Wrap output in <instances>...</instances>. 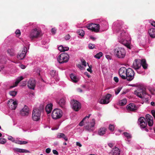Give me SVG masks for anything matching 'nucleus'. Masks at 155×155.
Returning a JSON list of instances; mask_svg holds the SVG:
<instances>
[{
	"label": "nucleus",
	"instance_id": "obj_64",
	"mask_svg": "<svg viewBox=\"0 0 155 155\" xmlns=\"http://www.w3.org/2000/svg\"><path fill=\"white\" fill-rule=\"evenodd\" d=\"M108 145L110 148H112L113 146V144L112 143H109L108 144Z\"/></svg>",
	"mask_w": 155,
	"mask_h": 155
},
{
	"label": "nucleus",
	"instance_id": "obj_8",
	"mask_svg": "<svg viewBox=\"0 0 155 155\" xmlns=\"http://www.w3.org/2000/svg\"><path fill=\"white\" fill-rule=\"evenodd\" d=\"M89 30H91L92 31L98 32L100 29V25L97 24L90 23L87 27Z\"/></svg>",
	"mask_w": 155,
	"mask_h": 155
},
{
	"label": "nucleus",
	"instance_id": "obj_49",
	"mask_svg": "<svg viewBox=\"0 0 155 155\" xmlns=\"http://www.w3.org/2000/svg\"><path fill=\"white\" fill-rule=\"evenodd\" d=\"M49 127V128H51V130H58L59 127Z\"/></svg>",
	"mask_w": 155,
	"mask_h": 155
},
{
	"label": "nucleus",
	"instance_id": "obj_52",
	"mask_svg": "<svg viewBox=\"0 0 155 155\" xmlns=\"http://www.w3.org/2000/svg\"><path fill=\"white\" fill-rule=\"evenodd\" d=\"M89 68H87V71L88 72H90L91 73H92V71L91 70V65L90 66H89Z\"/></svg>",
	"mask_w": 155,
	"mask_h": 155
},
{
	"label": "nucleus",
	"instance_id": "obj_29",
	"mask_svg": "<svg viewBox=\"0 0 155 155\" xmlns=\"http://www.w3.org/2000/svg\"><path fill=\"white\" fill-rule=\"evenodd\" d=\"M70 77L71 78V79L73 82L76 83L78 81V78H77V77L75 76V75H74V74H71L70 75Z\"/></svg>",
	"mask_w": 155,
	"mask_h": 155
},
{
	"label": "nucleus",
	"instance_id": "obj_54",
	"mask_svg": "<svg viewBox=\"0 0 155 155\" xmlns=\"http://www.w3.org/2000/svg\"><path fill=\"white\" fill-rule=\"evenodd\" d=\"M51 150L50 148H47V149H46V150H45V151H46V153H50L51 152Z\"/></svg>",
	"mask_w": 155,
	"mask_h": 155
},
{
	"label": "nucleus",
	"instance_id": "obj_59",
	"mask_svg": "<svg viewBox=\"0 0 155 155\" xmlns=\"http://www.w3.org/2000/svg\"><path fill=\"white\" fill-rule=\"evenodd\" d=\"M114 81H115L117 83L119 81L118 78L117 77H114Z\"/></svg>",
	"mask_w": 155,
	"mask_h": 155
},
{
	"label": "nucleus",
	"instance_id": "obj_17",
	"mask_svg": "<svg viewBox=\"0 0 155 155\" xmlns=\"http://www.w3.org/2000/svg\"><path fill=\"white\" fill-rule=\"evenodd\" d=\"M27 48L25 47L21 53L18 54L17 58L20 60L23 59L25 57L27 51Z\"/></svg>",
	"mask_w": 155,
	"mask_h": 155
},
{
	"label": "nucleus",
	"instance_id": "obj_57",
	"mask_svg": "<svg viewBox=\"0 0 155 155\" xmlns=\"http://www.w3.org/2000/svg\"><path fill=\"white\" fill-rule=\"evenodd\" d=\"M109 129L111 131H113L114 130V127H109Z\"/></svg>",
	"mask_w": 155,
	"mask_h": 155
},
{
	"label": "nucleus",
	"instance_id": "obj_12",
	"mask_svg": "<svg viewBox=\"0 0 155 155\" xmlns=\"http://www.w3.org/2000/svg\"><path fill=\"white\" fill-rule=\"evenodd\" d=\"M141 59H137L135 60L133 63L132 67L135 70L139 69L141 66Z\"/></svg>",
	"mask_w": 155,
	"mask_h": 155
},
{
	"label": "nucleus",
	"instance_id": "obj_18",
	"mask_svg": "<svg viewBox=\"0 0 155 155\" xmlns=\"http://www.w3.org/2000/svg\"><path fill=\"white\" fill-rule=\"evenodd\" d=\"M127 110L131 111H134L137 109V107L134 103H130L127 107Z\"/></svg>",
	"mask_w": 155,
	"mask_h": 155
},
{
	"label": "nucleus",
	"instance_id": "obj_31",
	"mask_svg": "<svg viewBox=\"0 0 155 155\" xmlns=\"http://www.w3.org/2000/svg\"><path fill=\"white\" fill-rule=\"evenodd\" d=\"M123 134L127 138V139H126V140H127L128 142H130V139L132 137L131 135L126 132H124L123 133Z\"/></svg>",
	"mask_w": 155,
	"mask_h": 155
},
{
	"label": "nucleus",
	"instance_id": "obj_50",
	"mask_svg": "<svg viewBox=\"0 0 155 155\" xmlns=\"http://www.w3.org/2000/svg\"><path fill=\"white\" fill-rule=\"evenodd\" d=\"M63 48H64V47L62 45L60 46L58 48V50L60 51H64Z\"/></svg>",
	"mask_w": 155,
	"mask_h": 155
},
{
	"label": "nucleus",
	"instance_id": "obj_4",
	"mask_svg": "<svg viewBox=\"0 0 155 155\" xmlns=\"http://www.w3.org/2000/svg\"><path fill=\"white\" fill-rule=\"evenodd\" d=\"M135 94L140 98H144L148 99V97H146L147 94L145 91V89L144 88L140 89L134 91Z\"/></svg>",
	"mask_w": 155,
	"mask_h": 155
},
{
	"label": "nucleus",
	"instance_id": "obj_33",
	"mask_svg": "<svg viewBox=\"0 0 155 155\" xmlns=\"http://www.w3.org/2000/svg\"><path fill=\"white\" fill-rule=\"evenodd\" d=\"M127 103V101L126 99H124L119 101V105L120 106H124Z\"/></svg>",
	"mask_w": 155,
	"mask_h": 155
},
{
	"label": "nucleus",
	"instance_id": "obj_26",
	"mask_svg": "<svg viewBox=\"0 0 155 155\" xmlns=\"http://www.w3.org/2000/svg\"><path fill=\"white\" fill-rule=\"evenodd\" d=\"M148 33L150 37L152 38H155V29L153 28H150L148 31Z\"/></svg>",
	"mask_w": 155,
	"mask_h": 155
},
{
	"label": "nucleus",
	"instance_id": "obj_60",
	"mask_svg": "<svg viewBox=\"0 0 155 155\" xmlns=\"http://www.w3.org/2000/svg\"><path fill=\"white\" fill-rule=\"evenodd\" d=\"M63 49H64V51H68L69 50V48L68 47H64V48Z\"/></svg>",
	"mask_w": 155,
	"mask_h": 155
},
{
	"label": "nucleus",
	"instance_id": "obj_36",
	"mask_svg": "<svg viewBox=\"0 0 155 155\" xmlns=\"http://www.w3.org/2000/svg\"><path fill=\"white\" fill-rule=\"evenodd\" d=\"M85 129L89 132L92 131L94 130V127H85Z\"/></svg>",
	"mask_w": 155,
	"mask_h": 155
},
{
	"label": "nucleus",
	"instance_id": "obj_51",
	"mask_svg": "<svg viewBox=\"0 0 155 155\" xmlns=\"http://www.w3.org/2000/svg\"><path fill=\"white\" fill-rule=\"evenodd\" d=\"M70 36L69 34H68L66 35V36L65 37V39L66 40H69L70 39Z\"/></svg>",
	"mask_w": 155,
	"mask_h": 155
},
{
	"label": "nucleus",
	"instance_id": "obj_41",
	"mask_svg": "<svg viewBox=\"0 0 155 155\" xmlns=\"http://www.w3.org/2000/svg\"><path fill=\"white\" fill-rule=\"evenodd\" d=\"M6 142V140L4 138H0V143L1 144H4Z\"/></svg>",
	"mask_w": 155,
	"mask_h": 155
},
{
	"label": "nucleus",
	"instance_id": "obj_14",
	"mask_svg": "<svg viewBox=\"0 0 155 155\" xmlns=\"http://www.w3.org/2000/svg\"><path fill=\"white\" fill-rule=\"evenodd\" d=\"M29 113V108L26 105L20 111V115L23 116H27L28 115Z\"/></svg>",
	"mask_w": 155,
	"mask_h": 155
},
{
	"label": "nucleus",
	"instance_id": "obj_56",
	"mask_svg": "<svg viewBox=\"0 0 155 155\" xmlns=\"http://www.w3.org/2000/svg\"><path fill=\"white\" fill-rule=\"evenodd\" d=\"M53 153L55 155H58V152L56 150H54L52 151Z\"/></svg>",
	"mask_w": 155,
	"mask_h": 155
},
{
	"label": "nucleus",
	"instance_id": "obj_24",
	"mask_svg": "<svg viewBox=\"0 0 155 155\" xmlns=\"http://www.w3.org/2000/svg\"><path fill=\"white\" fill-rule=\"evenodd\" d=\"M24 78L22 76H21L18 78L14 83L13 85L10 87V88H12L17 86L19 82L23 79Z\"/></svg>",
	"mask_w": 155,
	"mask_h": 155
},
{
	"label": "nucleus",
	"instance_id": "obj_47",
	"mask_svg": "<svg viewBox=\"0 0 155 155\" xmlns=\"http://www.w3.org/2000/svg\"><path fill=\"white\" fill-rule=\"evenodd\" d=\"M90 126H94L95 125V120L94 119H93L90 122Z\"/></svg>",
	"mask_w": 155,
	"mask_h": 155
},
{
	"label": "nucleus",
	"instance_id": "obj_22",
	"mask_svg": "<svg viewBox=\"0 0 155 155\" xmlns=\"http://www.w3.org/2000/svg\"><path fill=\"white\" fill-rule=\"evenodd\" d=\"M91 115V114H89L88 116H85L79 124V126H83L84 125V122L86 123H87L88 119L90 117Z\"/></svg>",
	"mask_w": 155,
	"mask_h": 155
},
{
	"label": "nucleus",
	"instance_id": "obj_53",
	"mask_svg": "<svg viewBox=\"0 0 155 155\" xmlns=\"http://www.w3.org/2000/svg\"><path fill=\"white\" fill-rule=\"evenodd\" d=\"M51 32L52 34H54L56 32V30L54 28H52L51 30Z\"/></svg>",
	"mask_w": 155,
	"mask_h": 155
},
{
	"label": "nucleus",
	"instance_id": "obj_45",
	"mask_svg": "<svg viewBox=\"0 0 155 155\" xmlns=\"http://www.w3.org/2000/svg\"><path fill=\"white\" fill-rule=\"evenodd\" d=\"M15 33L16 34V35L18 36V37L21 35L20 31L18 29L15 32Z\"/></svg>",
	"mask_w": 155,
	"mask_h": 155
},
{
	"label": "nucleus",
	"instance_id": "obj_37",
	"mask_svg": "<svg viewBox=\"0 0 155 155\" xmlns=\"http://www.w3.org/2000/svg\"><path fill=\"white\" fill-rule=\"evenodd\" d=\"M103 53L102 52H99L97 53L95 55H94V57L95 58L99 59L102 56Z\"/></svg>",
	"mask_w": 155,
	"mask_h": 155
},
{
	"label": "nucleus",
	"instance_id": "obj_62",
	"mask_svg": "<svg viewBox=\"0 0 155 155\" xmlns=\"http://www.w3.org/2000/svg\"><path fill=\"white\" fill-rule=\"evenodd\" d=\"M76 145L79 146V147H81L82 146L81 144L79 142H76Z\"/></svg>",
	"mask_w": 155,
	"mask_h": 155
},
{
	"label": "nucleus",
	"instance_id": "obj_21",
	"mask_svg": "<svg viewBox=\"0 0 155 155\" xmlns=\"http://www.w3.org/2000/svg\"><path fill=\"white\" fill-rule=\"evenodd\" d=\"M13 150L15 152H17L20 153H29L30 151L27 150L19 148H14Z\"/></svg>",
	"mask_w": 155,
	"mask_h": 155
},
{
	"label": "nucleus",
	"instance_id": "obj_39",
	"mask_svg": "<svg viewBox=\"0 0 155 155\" xmlns=\"http://www.w3.org/2000/svg\"><path fill=\"white\" fill-rule=\"evenodd\" d=\"M44 108V106L43 105H41L38 108H36L35 109H37L40 112V113H41V112L43 110Z\"/></svg>",
	"mask_w": 155,
	"mask_h": 155
},
{
	"label": "nucleus",
	"instance_id": "obj_6",
	"mask_svg": "<svg viewBox=\"0 0 155 155\" xmlns=\"http://www.w3.org/2000/svg\"><path fill=\"white\" fill-rule=\"evenodd\" d=\"M134 75L135 73L133 70L130 68H128L127 71L126 79L127 81H131L134 78Z\"/></svg>",
	"mask_w": 155,
	"mask_h": 155
},
{
	"label": "nucleus",
	"instance_id": "obj_13",
	"mask_svg": "<svg viewBox=\"0 0 155 155\" xmlns=\"http://www.w3.org/2000/svg\"><path fill=\"white\" fill-rule=\"evenodd\" d=\"M111 94H107L103 99L100 101V103L102 104H108L110 102V99L111 97Z\"/></svg>",
	"mask_w": 155,
	"mask_h": 155
},
{
	"label": "nucleus",
	"instance_id": "obj_48",
	"mask_svg": "<svg viewBox=\"0 0 155 155\" xmlns=\"http://www.w3.org/2000/svg\"><path fill=\"white\" fill-rule=\"evenodd\" d=\"M81 61L82 65L85 67L86 66V61L84 59H82L81 60Z\"/></svg>",
	"mask_w": 155,
	"mask_h": 155
},
{
	"label": "nucleus",
	"instance_id": "obj_63",
	"mask_svg": "<svg viewBox=\"0 0 155 155\" xmlns=\"http://www.w3.org/2000/svg\"><path fill=\"white\" fill-rule=\"evenodd\" d=\"M90 38L93 41H94L96 39V38L93 37L92 36H90Z\"/></svg>",
	"mask_w": 155,
	"mask_h": 155
},
{
	"label": "nucleus",
	"instance_id": "obj_15",
	"mask_svg": "<svg viewBox=\"0 0 155 155\" xmlns=\"http://www.w3.org/2000/svg\"><path fill=\"white\" fill-rule=\"evenodd\" d=\"M146 120L149 126H152L153 124V117L150 114L146 115Z\"/></svg>",
	"mask_w": 155,
	"mask_h": 155
},
{
	"label": "nucleus",
	"instance_id": "obj_42",
	"mask_svg": "<svg viewBox=\"0 0 155 155\" xmlns=\"http://www.w3.org/2000/svg\"><path fill=\"white\" fill-rule=\"evenodd\" d=\"M51 76L52 77H54L56 75V72L55 70H51L50 71V73Z\"/></svg>",
	"mask_w": 155,
	"mask_h": 155
},
{
	"label": "nucleus",
	"instance_id": "obj_23",
	"mask_svg": "<svg viewBox=\"0 0 155 155\" xmlns=\"http://www.w3.org/2000/svg\"><path fill=\"white\" fill-rule=\"evenodd\" d=\"M57 138L58 139L63 138L66 141L68 140V137L62 133H58L57 135Z\"/></svg>",
	"mask_w": 155,
	"mask_h": 155
},
{
	"label": "nucleus",
	"instance_id": "obj_9",
	"mask_svg": "<svg viewBox=\"0 0 155 155\" xmlns=\"http://www.w3.org/2000/svg\"><path fill=\"white\" fill-rule=\"evenodd\" d=\"M41 113L37 109H34L32 111V118L35 121H38L40 118Z\"/></svg>",
	"mask_w": 155,
	"mask_h": 155
},
{
	"label": "nucleus",
	"instance_id": "obj_7",
	"mask_svg": "<svg viewBox=\"0 0 155 155\" xmlns=\"http://www.w3.org/2000/svg\"><path fill=\"white\" fill-rule=\"evenodd\" d=\"M72 108L76 111H78L81 108V103L75 100H71V102Z\"/></svg>",
	"mask_w": 155,
	"mask_h": 155
},
{
	"label": "nucleus",
	"instance_id": "obj_3",
	"mask_svg": "<svg viewBox=\"0 0 155 155\" xmlns=\"http://www.w3.org/2000/svg\"><path fill=\"white\" fill-rule=\"evenodd\" d=\"M69 55L66 53H61L58 57L57 60L60 64L67 62L69 59Z\"/></svg>",
	"mask_w": 155,
	"mask_h": 155
},
{
	"label": "nucleus",
	"instance_id": "obj_30",
	"mask_svg": "<svg viewBox=\"0 0 155 155\" xmlns=\"http://www.w3.org/2000/svg\"><path fill=\"white\" fill-rule=\"evenodd\" d=\"M141 66L144 69H147V68L148 65L146 63V60L145 59H142L141 62Z\"/></svg>",
	"mask_w": 155,
	"mask_h": 155
},
{
	"label": "nucleus",
	"instance_id": "obj_58",
	"mask_svg": "<svg viewBox=\"0 0 155 155\" xmlns=\"http://www.w3.org/2000/svg\"><path fill=\"white\" fill-rule=\"evenodd\" d=\"M78 66L81 70H82L84 68V67L81 64H78Z\"/></svg>",
	"mask_w": 155,
	"mask_h": 155
},
{
	"label": "nucleus",
	"instance_id": "obj_38",
	"mask_svg": "<svg viewBox=\"0 0 155 155\" xmlns=\"http://www.w3.org/2000/svg\"><path fill=\"white\" fill-rule=\"evenodd\" d=\"M77 32L78 34L81 36H83L84 35V31L82 29L79 30Z\"/></svg>",
	"mask_w": 155,
	"mask_h": 155
},
{
	"label": "nucleus",
	"instance_id": "obj_5",
	"mask_svg": "<svg viewBox=\"0 0 155 155\" xmlns=\"http://www.w3.org/2000/svg\"><path fill=\"white\" fill-rule=\"evenodd\" d=\"M63 115L62 111L59 109H55L53 111L51 116L53 119H57L61 118Z\"/></svg>",
	"mask_w": 155,
	"mask_h": 155
},
{
	"label": "nucleus",
	"instance_id": "obj_28",
	"mask_svg": "<svg viewBox=\"0 0 155 155\" xmlns=\"http://www.w3.org/2000/svg\"><path fill=\"white\" fill-rule=\"evenodd\" d=\"M106 129L104 127L101 128L98 130V134L100 136L103 135L105 133Z\"/></svg>",
	"mask_w": 155,
	"mask_h": 155
},
{
	"label": "nucleus",
	"instance_id": "obj_43",
	"mask_svg": "<svg viewBox=\"0 0 155 155\" xmlns=\"http://www.w3.org/2000/svg\"><path fill=\"white\" fill-rule=\"evenodd\" d=\"M122 89L121 87H119L115 91V94L116 95H117L120 91Z\"/></svg>",
	"mask_w": 155,
	"mask_h": 155
},
{
	"label": "nucleus",
	"instance_id": "obj_19",
	"mask_svg": "<svg viewBox=\"0 0 155 155\" xmlns=\"http://www.w3.org/2000/svg\"><path fill=\"white\" fill-rule=\"evenodd\" d=\"M138 123L140 125V126H147V123L146 119L144 117H140L139 118L138 120Z\"/></svg>",
	"mask_w": 155,
	"mask_h": 155
},
{
	"label": "nucleus",
	"instance_id": "obj_10",
	"mask_svg": "<svg viewBox=\"0 0 155 155\" xmlns=\"http://www.w3.org/2000/svg\"><path fill=\"white\" fill-rule=\"evenodd\" d=\"M7 105L11 109L15 110L18 105L17 102V101H14L12 99H11L8 101Z\"/></svg>",
	"mask_w": 155,
	"mask_h": 155
},
{
	"label": "nucleus",
	"instance_id": "obj_44",
	"mask_svg": "<svg viewBox=\"0 0 155 155\" xmlns=\"http://www.w3.org/2000/svg\"><path fill=\"white\" fill-rule=\"evenodd\" d=\"M8 140L11 141L12 142L15 143V139L11 136H8Z\"/></svg>",
	"mask_w": 155,
	"mask_h": 155
},
{
	"label": "nucleus",
	"instance_id": "obj_20",
	"mask_svg": "<svg viewBox=\"0 0 155 155\" xmlns=\"http://www.w3.org/2000/svg\"><path fill=\"white\" fill-rule=\"evenodd\" d=\"M120 153L119 149L116 147L112 149V151L110 153L112 155H119Z\"/></svg>",
	"mask_w": 155,
	"mask_h": 155
},
{
	"label": "nucleus",
	"instance_id": "obj_32",
	"mask_svg": "<svg viewBox=\"0 0 155 155\" xmlns=\"http://www.w3.org/2000/svg\"><path fill=\"white\" fill-rule=\"evenodd\" d=\"M7 52L8 53L10 56H14L15 55L14 50L13 49H8L7 50Z\"/></svg>",
	"mask_w": 155,
	"mask_h": 155
},
{
	"label": "nucleus",
	"instance_id": "obj_34",
	"mask_svg": "<svg viewBox=\"0 0 155 155\" xmlns=\"http://www.w3.org/2000/svg\"><path fill=\"white\" fill-rule=\"evenodd\" d=\"M28 142L22 140H16L15 142V143L16 144L20 145L25 144L28 143Z\"/></svg>",
	"mask_w": 155,
	"mask_h": 155
},
{
	"label": "nucleus",
	"instance_id": "obj_35",
	"mask_svg": "<svg viewBox=\"0 0 155 155\" xmlns=\"http://www.w3.org/2000/svg\"><path fill=\"white\" fill-rule=\"evenodd\" d=\"M141 129L143 130H145L147 132H148L149 131L148 129L149 128V130H151L152 129V128H151V127H140Z\"/></svg>",
	"mask_w": 155,
	"mask_h": 155
},
{
	"label": "nucleus",
	"instance_id": "obj_55",
	"mask_svg": "<svg viewBox=\"0 0 155 155\" xmlns=\"http://www.w3.org/2000/svg\"><path fill=\"white\" fill-rule=\"evenodd\" d=\"M151 114L154 117L155 119V110H152L151 111Z\"/></svg>",
	"mask_w": 155,
	"mask_h": 155
},
{
	"label": "nucleus",
	"instance_id": "obj_27",
	"mask_svg": "<svg viewBox=\"0 0 155 155\" xmlns=\"http://www.w3.org/2000/svg\"><path fill=\"white\" fill-rule=\"evenodd\" d=\"M65 104V100L64 98H61L60 99L58 102V104L62 108L64 107V105Z\"/></svg>",
	"mask_w": 155,
	"mask_h": 155
},
{
	"label": "nucleus",
	"instance_id": "obj_1",
	"mask_svg": "<svg viewBox=\"0 0 155 155\" xmlns=\"http://www.w3.org/2000/svg\"><path fill=\"white\" fill-rule=\"evenodd\" d=\"M114 53L115 56L119 58H124L126 55L125 49L122 47H116L114 50Z\"/></svg>",
	"mask_w": 155,
	"mask_h": 155
},
{
	"label": "nucleus",
	"instance_id": "obj_40",
	"mask_svg": "<svg viewBox=\"0 0 155 155\" xmlns=\"http://www.w3.org/2000/svg\"><path fill=\"white\" fill-rule=\"evenodd\" d=\"M17 94V92L15 91H11L9 92V94L10 95L14 97Z\"/></svg>",
	"mask_w": 155,
	"mask_h": 155
},
{
	"label": "nucleus",
	"instance_id": "obj_2",
	"mask_svg": "<svg viewBox=\"0 0 155 155\" xmlns=\"http://www.w3.org/2000/svg\"><path fill=\"white\" fill-rule=\"evenodd\" d=\"M41 30L37 28H35L31 30L29 35V38L33 40L42 36Z\"/></svg>",
	"mask_w": 155,
	"mask_h": 155
},
{
	"label": "nucleus",
	"instance_id": "obj_16",
	"mask_svg": "<svg viewBox=\"0 0 155 155\" xmlns=\"http://www.w3.org/2000/svg\"><path fill=\"white\" fill-rule=\"evenodd\" d=\"M36 82L33 79L29 80L28 82V86L30 89L34 90Z\"/></svg>",
	"mask_w": 155,
	"mask_h": 155
},
{
	"label": "nucleus",
	"instance_id": "obj_46",
	"mask_svg": "<svg viewBox=\"0 0 155 155\" xmlns=\"http://www.w3.org/2000/svg\"><path fill=\"white\" fill-rule=\"evenodd\" d=\"M89 48L90 49H93L94 48L95 45L92 44H89Z\"/></svg>",
	"mask_w": 155,
	"mask_h": 155
},
{
	"label": "nucleus",
	"instance_id": "obj_11",
	"mask_svg": "<svg viewBox=\"0 0 155 155\" xmlns=\"http://www.w3.org/2000/svg\"><path fill=\"white\" fill-rule=\"evenodd\" d=\"M127 69L125 67H123L120 68L119 71V73L120 77L123 79H125L126 74L127 73Z\"/></svg>",
	"mask_w": 155,
	"mask_h": 155
},
{
	"label": "nucleus",
	"instance_id": "obj_61",
	"mask_svg": "<svg viewBox=\"0 0 155 155\" xmlns=\"http://www.w3.org/2000/svg\"><path fill=\"white\" fill-rule=\"evenodd\" d=\"M151 25L155 27V22L154 21H151Z\"/></svg>",
	"mask_w": 155,
	"mask_h": 155
},
{
	"label": "nucleus",
	"instance_id": "obj_25",
	"mask_svg": "<svg viewBox=\"0 0 155 155\" xmlns=\"http://www.w3.org/2000/svg\"><path fill=\"white\" fill-rule=\"evenodd\" d=\"M53 105L51 104H48L45 107V110L48 114L51 113L52 108Z\"/></svg>",
	"mask_w": 155,
	"mask_h": 155
}]
</instances>
